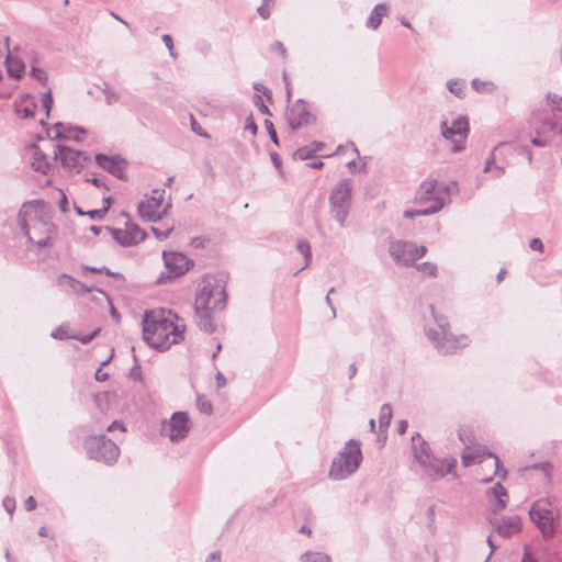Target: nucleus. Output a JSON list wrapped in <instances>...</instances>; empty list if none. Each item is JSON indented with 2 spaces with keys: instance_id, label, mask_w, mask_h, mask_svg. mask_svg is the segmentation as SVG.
<instances>
[{
  "instance_id": "nucleus-60",
  "label": "nucleus",
  "mask_w": 562,
  "mask_h": 562,
  "mask_svg": "<svg viewBox=\"0 0 562 562\" xmlns=\"http://www.w3.org/2000/svg\"><path fill=\"white\" fill-rule=\"evenodd\" d=\"M257 12L263 20H268L271 15L270 7L265 4L258 7Z\"/></svg>"
},
{
  "instance_id": "nucleus-58",
  "label": "nucleus",
  "mask_w": 562,
  "mask_h": 562,
  "mask_svg": "<svg viewBox=\"0 0 562 562\" xmlns=\"http://www.w3.org/2000/svg\"><path fill=\"white\" fill-rule=\"evenodd\" d=\"M271 49L273 52H278L283 58L286 57V49L283 45L282 42L280 41H276L272 45H271Z\"/></svg>"
},
{
  "instance_id": "nucleus-39",
  "label": "nucleus",
  "mask_w": 562,
  "mask_h": 562,
  "mask_svg": "<svg viewBox=\"0 0 562 562\" xmlns=\"http://www.w3.org/2000/svg\"><path fill=\"white\" fill-rule=\"evenodd\" d=\"M102 92L108 104L116 103L120 101L119 93L114 89H112L108 83H104Z\"/></svg>"
},
{
  "instance_id": "nucleus-38",
  "label": "nucleus",
  "mask_w": 562,
  "mask_h": 562,
  "mask_svg": "<svg viewBox=\"0 0 562 562\" xmlns=\"http://www.w3.org/2000/svg\"><path fill=\"white\" fill-rule=\"evenodd\" d=\"M314 156L315 154L310 145L297 148L293 154V158L296 160H308Z\"/></svg>"
},
{
  "instance_id": "nucleus-41",
  "label": "nucleus",
  "mask_w": 562,
  "mask_h": 562,
  "mask_svg": "<svg viewBox=\"0 0 562 562\" xmlns=\"http://www.w3.org/2000/svg\"><path fill=\"white\" fill-rule=\"evenodd\" d=\"M471 85L473 89L477 92H490L494 88L492 82L481 81L479 79H473Z\"/></svg>"
},
{
  "instance_id": "nucleus-16",
  "label": "nucleus",
  "mask_w": 562,
  "mask_h": 562,
  "mask_svg": "<svg viewBox=\"0 0 562 562\" xmlns=\"http://www.w3.org/2000/svg\"><path fill=\"white\" fill-rule=\"evenodd\" d=\"M41 125L45 128V135L49 139H75L80 140V135L85 134L86 131L82 127H66L64 123L57 122L52 127H46L43 119L40 121Z\"/></svg>"
},
{
  "instance_id": "nucleus-7",
  "label": "nucleus",
  "mask_w": 562,
  "mask_h": 562,
  "mask_svg": "<svg viewBox=\"0 0 562 562\" xmlns=\"http://www.w3.org/2000/svg\"><path fill=\"white\" fill-rule=\"evenodd\" d=\"M352 186L349 179H341L331 190L329 195L330 214L339 223L340 227L346 224L351 207Z\"/></svg>"
},
{
  "instance_id": "nucleus-47",
  "label": "nucleus",
  "mask_w": 562,
  "mask_h": 562,
  "mask_svg": "<svg viewBox=\"0 0 562 562\" xmlns=\"http://www.w3.org/2000/svg\"><path fill=\"white\" fill-rule=\"evenodd\" d=\"M265 126L269 134V137L272 143H274L277 146H279V138L277 135V132L274 130L273 123L270 120H265Z\"/></svg>"
},
{
  "instance_id": "nucleus-54",
  "label": "nucleus",
  "mask_w": 562,
  "mask_h": 562,
  "mask_svg": "<svg viewBox=\"0 0 562 562\" xmlns=\"http://www.w3.org/2000/svg\"><path fill=\"white\" fill-rule=\"evenodd\" d=\"M4 509L12 515L15 509V499L13 497L7 496L4 497L3 502Z\"/></svg>"
},
{
  "instance_id": "nucleus-19",
  "label": "nucleus",
  "mask_w": 562,
  "mask_h": 562,
  "mask_svg": "<svg viewBox=\"0 0 562 562\" xmlns=\"http://www.w3.org/2000/svg\"><path fill=\"white\" fill-rule=\"evenodd\" d=\"M411 241L392 240L389 246V254L398 265L411 266Z\"/></svg>"
},
{
  "instance_id": "nucleus-62",
  "label": "nucleus",
  "mask_w": 562,
  "mask_h": 562,
  "mask_svg": "<svg viewBox=\"0 0 562 562\" xmlns=\"http://www.w3.org/2000/svg\"><path fill=\"white\" fill-rule=\"evenodd\" d=\"M37 502L33 496H29L24 502V507L27 512H32L36 508Z\"/></svg>"
},
{
  "instance_id": "nucleus-18",
  "label": "nucleus",
  "mask_w": 562,
  "mask_h": 562,
  "mask_svg": "<svg viewBox=\"0 0 562 562\" xmlns=\"http://www.w3.org/2000/svg\"><path fill=\"white\" fill-rule=\"evenodd\" d=\"M284 117L293 131L315 121V115L307 111V108H285Z\"/></svg>"
},
{
  "instance_id": "nucleus-11",
  "label": "nucleus",
  "mask_w": 562,
  "mask_h": 562,
  "mask_svg": "<svg viewBox=\"0 0 562 562\" xmlns=\"http://www.w3.org/2000/svg\"><path fill=\"white\" fill-rule=\"evenodd\" d=\"M165 190L154 189L151 191V195L142 200L138 203L137 211L142 218L147 222L156 223L162 218V215L167 213V209L171 206V204H167L166 207L160 211L162 201H164Z\"/></svg>"
},
{
  "instance_id": "nucleus-49",
  "label": "nucleus",
  "mask_w": 562,
  "mask_h": 562,
  "mask_svg": "<svg viewBox=\"0 0 562 562\" xmlns=\"http://www.w3.org/2000/svg\"><path fill=\"white\" fill-rule=\"evenodd\" d=\"M31 74H32V76L35 79H37L41 82H46L47 81V74L43 69H41L38 67H34L33 66L32 69H31Z\"/></svg>"
},
{
  "instance_id": "nucleus-32",
  "label": "nucleus",
  "mask_w": 562,
  "mask_h": 562,
  "mask_svg": "<svg viewBox=\"0 0 562 562\" xmlns=\"http://www.w3.org/2000/svg\"><path fill=\"white\" fill-rule=\"evenodd\" d=\"M296 249L300 254H302V256L304 258L303 267H301V269L296 272V273H299L300 271L304 270L305 268H307L310 266V263L312 261V251H311L310 243L305 239L297 240Z\"/></svg>"
},
{
  "instance_id": "nucleus-26",
  "label": "nucleus",
  "mask_w": 562,
  "mask_h": 562,
  "mask_svg": "<svg viewBox=\"0 0 562 562\" xmlns=\"http://www.w3.org/2000/svg\"><path fill=\"white\" fill-rule=\"evenodd\" d=\"M529 516L532 520H541V517L546 516H554L552 509L550 508V503L544 499L537 501L532 504Z\"/></svg>"
},
{
  "instance_id": "nucleus-5",
  "label": "nucleus",
  "mask_w": 562,
  "mask_h": 562,
  "mask_svg": "<svg viewBox=\"0 0 562 562\" xmlns=\"http://www.w3.org/2000/svg\"><path fill=\"white\" fill-rule=\"evenodd\" d=\"M227 302L225 285L216 278H204L195 297V306L224 310Z\"/></svg>"
},
{
  "instance_id": "nucleus-13",
  "label": "nucleus",
  "mask_w": 562,
  "mask_h": 562,
  "mask_svg": "<svg viewBox=\"0 0 562 562\" xmlns=\"http://www.w3.org/2000/svg\"><path fill=\"white\" fill-rule=\"evenodd\" d=\"M451 190H458V183L456 181H452L451 184H445L437 180H426L420 184L416 200L420 204L426 202H431V204H434L436 201H440L445 204V200L439 196L438 193L446 192L449 194Z\"/></svg>"
},
{
  "instance_id": "nucleus-22",
  "label": "nucleus",
  "mask_w": 562,
  "mask_h": 562,
  "mask_svg": "<svg viewBox=\"0 0 562 562\" xmlns=\"http://www.w3.org/2000/svg\"><path fill=\"white\" fill-rule=\"evenodd\" d=\"M494 496V501L491 503V510L493 514H497L505 509L507 505L508 494L506 488L501 484L496 483L488 492Z\"/></svg>"
},
{
  "instance_id": "nucleus-63",
  "label": "nucleus",
  "mask_w": 562,
  "mask_h": 562,
  "mask_svg": "<svg viewBox=\"0 0 562 562\" xmlns=\"http://www.w3.org/2000/svg\"><path fill=\"white\" fill-rule=\"evenodd\" d=\"M53 102L54 100L50 90H47L42 94V105H53Z\"/></svg>"
},
{
  "instance_id": "nucleus-48",
  "label": "nucleus",
  "mask_w": 562,
  "mask_h": 562,
  "mask_svg": "<svg viewBox=\"0 0 562 562\" xmlns=\"http://www.w3.org/2000/svg\"><path fill=\"white\" fill-rule=\"evenodd\" d=\"M482 459L479 454L475 453H464L462 454V463L464 467H469L474 463L481 462Z\"/></svg>"
},
{
  "instance_id": "nucleus-20",
  "label": "nucleus",
  "mask_w": 562,
  "mask_h": 562,
  "mask_svg": "<svg viewBox=\"0 0 562 562\" xmlns=\"http://www.w3.org/2000/svg\"><path fill=\"white\" fill-rule=\"evenodd\" d=\"M57 285L60 288H69L72 290V292L77 294L85 295L87 293H91L93 291H97L99 293L105 294V292L99 288L88 286L85 283L80 282L79 280L72 278L69 274L61 273L57 278Z\"/></svg>"
},
{
  "instance_id": "nucleus-17",
  "label": "nucleus",
  "mask_w": 562,
  "mask_h": 562,
  "mask_svg": "<svg viewBox=\"0 0 562 562\" xmlns=\"http://www.w3.org/2000/svg\"><path fill=\"white\" fill-rule=\"evenodd\" d=\"M490 522L495 528L496 532L504 538H509L521 529V520L518 515L493 518L490 519Z\"/></svg>"
},
{
  "instance_id": "nucleus-14",
  "label": "nucleus",
  "mask_w": 562,
  "mask_h": 562,
  "mask_svg": "<svg viewBox=\"0 0 562 562\" xmlns=\"http://www.w3.org/2000/svg\"><path fill=\"white\" fill-rule=\"evenodd\" d=\"M54 154L55 158L60 160L64 168L75 169L77 172H80L85 164L90 160V156L87 153L67 146L58 145Z\"/></svg>"
},
{
  "instance_id": "nucleus-23",
  "label": "nucleus",
  "mask_w": 562,
  "mask_h": 562,
  "mask_svg": "<svg viewBox=\"0 0 562 562\" xmlns=\"http://www.w3.org/2000/svg\"><path fill=\"white\" fill-rule=\"evenodd\" d=\"M389 10V7L386 3H378L371 11L368 20H367V27L371 30H376L382 22V18L386 15Z\"/></svg>"
},
{
  "instance_id": "nucleus-28",
  "label": "nucleus",
  "mask_w": 562,
  "mask_h": 562,
  "mask_svg": "<svg viewBox=\"0 0 562 562\" xmlns=\"http://www.w3.org/2000/svg\"><path fill=\"white\" fill-rule=\"evenodd\" d=\"M443 207V203L436 201L434 204L420 210H407L404 212V217L415 218L416 216H427L439 212Z\"/></svg>"
},
{
  "instance_id": "nucleus-36",
  "label": "nucleus",
  "mask_w": 562,
  "mask_h": 562,
  "mask_svg": "<svg viewBox=\"0 0 562 562\" xmlns=\"http://www.w3.org/2000/svg\"><path fill=\"white\" fill-rule=\"evenodd\" d=\"M127 233L131 234V238H133V245H136L143 240H145L147 234L137 225L131 224L127 225Z\"/></svg>"
},
{
  "instance_id": "nucleus-24",
  "label": "nucleus",
  "mask_w": 562,
  "mask_h": 562,
  "mask_svg": "<svg viewBox=\"0 0 562 562\" xmlns=\"http://www.w3.org/2000/svg\"><path fill=\"white\" fill-rule=\"evenodd\" d=\"M5 66H7V71H8L9 76L14 79L22 78V76L25 71L24 63L19 57L12 56V54L7 55Z\"/></svg>"
},
{
  "instance_id": "nucleus-51",
  "label": "nucleus",
  "mask_w": 562,
  "mask_h": 562,
  "mask_svg": "<svg viewBox=\"0 0 562 562\" xmlns=\"http://www.w3.org/2000/svg\"><path fill=\"white\" fill-rule=\"evenodd\" d=\"M244 128H245V131H249L252 134V136L257 135L258 127H257V124L254 121L252 115H249L247 117Z\"/></svg>"
},
{
  "instance_id": "nucleus-43",
  "label": "nucleus",
  "mask_w": 562,
  "mask_h": 562,
  "mask_svg": "<svg viewBox=\"0 0 562 562\" xmlns=\"http://www.w3.org/2000/svg\"><path fill=\"white\" fill-rule=\"evenodd\" d=\"M417 269L429 277H436L438 271L437 266L428 261L420 263Z\"/></svg>"
},
{
  "instance_id": "nucleus-53",
  "label": "nucleus",
  "mask_w": 562,
  "mask_h": 562,
  "mask_svg": "<svg viewBox=\"0 0 562 562\" xmlns=\"http://www.w3.org/2000/svg\"><path fill=\"white\" fill-rule=\"evenodd\" d=\"M36 109L37 108H14L15 113L22 119H26L34 115V110Z\"/></svg>"
},
{
  "instance_id": "nucleus-30",
  "label": "nucleus",
  "mask_w": 562,
  "mask_h": 562,
  "mask_svg": "<svg viewBox=\"0 0 562 562\" xmlns=\"http://www.w3.org/2000/svg\"><path fill=\"white\" fill-rule=\"evenodd\" d=\"M32 168L35 171L42 172L44 175H46L49 170V164L47 161L46 155L43 151H41L37 147L34 150Z\"/></svg>"
},
{
  "instance_id": "nucleus-50",
  "label": "nucleus",
  "mask_w": 562,
  "mask_h": 562,
  "mask_svg": "<svg viewBox=\"0 0 562 562\" xmlns=\"http://www.w3.org/2000/svg\"><path fill=\"white\" fill-rule=\"evenodd\" d=\"M50 336L55 339H60V340H65V339L69 338L67 330L63 326L55 328L52 331Z\"/></svg>"
},
{
  "instance_id": "nucleus-12",
  "label": "nucleus",
  "mask_w": 562,
  "mask_h": 562,
  "mask_svg": "<svg viewBox=\"0 0 562 562\" xmlns=\"http://www.w3.org/2000/svg\"><path fill=\"white\" fill-rule=\"evenodd\" d=\"M191 428V423L186 412H176L171 415L168 423H164L161 435L168 437L172 442L184 439Z\"/></svg>"
},
{
  "instance_id": "nucleus-15",
  "label": "nucleus",
  "mask_w": 562,
  "mask_h": 562,
  "mask_svg": "<svg viewBox=\"0 0 562 562\" xmlns=\"http://www.w3.org/2000/svg\"><path fill=\"white\" fill-rule=\"evenodd\" d=\"M95 161L98 166H100L102 169L119 180H127V176L125 173L127 161L121 155L109 156L99 153L95 155Z\"/></svg>"
},
{
  "instance_id": "nucleus-3",
  "label": "nucleus",
  "mask_w": 562,
  "mask_h": 562,
  "mask_svg": "<svg viewBox=\"0 0 562 562\" xmlns=\"http://www.w3.org/2000/svg\"><path fill=\"white\" fill-rule=\"evenodd\" d=\"M430 311L437 328L426 327L425 334L438 352L450 355L469 344L468 336L461 335L460 337H456L450 333L447 316L436 314L432 305H430Z\"/></svg>"
},
{
  "instance_id": "nucleus-10",
  "label": "nucleus",
  "mask_w": 562,
  "mask_h": 562,
  "mask_svg": "<svg viewBox=\"0 0 562 562\" xmlns=\"http://www.w3.org/2000/svg\"><path fill=\"white\" fill-rule=\"evenodd\" d=\"M166 272H161L157 278V284H165L172 278H179L190 270L193 261L186 255L178 251H164L162 252Z\"/></svg>"
},
{
  "instance_id": "nucleus-1",
  "label": "nucleus",
  "mask_w": 562,
  "mask_h": 562,
  "mask_svg": "<svg viewBox=\"0 0 562 562\" xmlns=\"http://www.w3.org/2000/svg\"><path fill=\"white\" fill-rule=\"evenodd\" d=\"M142 325L144 341L158 351H165L184 338V330L166 318L162 311H146Z\"/></svg>"
},
{
  "instance_id": "nucleus-31",
  "label": "nucleus",
  "mask_w": 562,
  "mask_h": 562,
  "mask_svg": "<svg viewBox=\"0 0 562 562\" xmlns=\"http://www.w3.org/2000/svg\"><path fill=\"white\" fill-rule=\"evenodd\" d=\"M254 89H255V94L252 98L254 105H256V106L265 105V101L262 99L261 93L266 97L268 102L272 103V93L263 85L255 83Z\"/></svg>"
},
{
  "instance_id": "nucleus-2",
  "label": "nucleus",
  "mask_w": 562,
  "mask_h": 562,
  "mask_svg": "<svg viewBox=\"0 0 562 562\" xmlns=\"http://www.w3.org/2000/svg\"><path fill=\"white\" fill-rule=\"evenodd\" d=\"M411 440L413 456L428 476L442 479L452 472L457 464L456 459L436 458L430 449L429 443L420 436L419 432H415Z\"/></svg>"
},
{
  "instance_id": "nucleus-33",
  "label": "nucleus",
  "mask_w": 562,
  "mask_h": 562,
  "mask_svg": "<svg viewBox=\"0 0 562 562\" xmlns=\"http://www.w3.org/2000/svg\"><path fill=\"white\" fill-rule=\"evenodd\" d=\"M300 562H331V558L323 552L306 551L300 557Z\"/></svg>"
},
{
  "instance_id": "nucleus-9",
  "label": "nucleus",
  "mask_w": 562,
  "mask_h": 562,
  "mask_svg": "<svg viewBox=\"0 0 562 562\" xmlns=\"http://www.w3.org/2000/svg\"><path fill=\"white\" fill-rule=\"evenodd\" d=\"M441 135L453 143L452 151L459 153L464 149V142L469 134V120L465 115H459L449 122L443 120L440 124Z\"/></svg>"
},
{
  "instance_id": "nucleus-25",
  "label": "nucleus",
  "mask_w": 562,
  "mask_h": 562,
  "mask_svg": "<svg viewBox=\"0 0 562 562\" xmlns=\"http://www.w3.org/2000/svg\"><path fill=\"white\" fill-rule=\"evenodd\" d=\"M529 516L532 520H541V517L546 516H554L552 509L550 508V503L544 499L537 501L532 504Z\"/></svg>"
},
{
  "instance_id": "nucleus-45",
  "label": "nucleus",
  "mask_w": 562,
  "mask_h": 562,
  "mask_svg": "<svg viewBox=\"0 0 562 562\" xmlns=\"http://www.w3.org/2000/svg\"><path fill=\"white\" fill-rule=\"evenodd\" d=\"M109 211V205H104L102 209L90 210L86 212L91 220H102Z\"/></svg>"
},
{
  "instance_id": "nucleus-46",
  "label": "nucleus",
  "mask_w": 562,
  "mask_h": 562,
  "mask_svg": "<svg viewBox=\"0 0 562 562\" xmlns=\"http://www.w3.org/2000/svg\"><path fill=\"white\" fill-rule=\"evenodd\" d=\"M190 123H191V130L193 133H195L199 136L210 138V135L198 124L194 116L192 114H189Z\"/></svg>"
},
{
  "instance_id": "nucleus-55",
  "label": "nucleus",
  "mask_w": 562,
  "mask_h": 562,
  "mask_svg": "<svg viewBox=\"0 0 562 562\" xmlns=\"http://www.w3.org/2000/svg\"><path fill=\"white\" fill-rule=\"evenodd\" d=\"M161 40H162L164 44L166 45V47L168 48L170 56L176 57V54L173 50V40H172L171 35L165 34V35H162Z\"/></svg>"
},
{
  "instance_id": "nucleus-35",
  "label": "nucleus",
  "mask_w": 562,
  "mask_h": 562,
  "mask_svg": "<svg viewBox=\"0 0 562 562\" xmlns=\"http://www.w3.org/2000/svg\"><path fill=\"white\" fill-rule=\"evenodd\" d=\"M81 269H82L83 272L104 273V274H106L109 277H113V278H116V279H120V280L124 279L123 274H121L119 272H113V271H111L106 267L98 268V267H93V266L82 265Z\"/></svg>"
},
{
  "instance_id": "nucleus-61",
  "label": "nucleus",
  "mask_w": 562,
  "mask_h": 562,
  "mask_svg": "<svg viewBox=\"0 0 562 562\" xmlns=\"http://www.w3.org/2000/svg\"><path fill=\"white\" fill-rule=\"evenodd\" d=\"M547 142H548L547 135L537 134V136L531 139V144L535 146H539V147L546 146Z\"/></svg>"
},
{
  "instance_id": "nucleus-27",
  "label": "nucleus",
  "mask_w": 562,
  "mask_h": 562,
  "mask_svg": "<svg viewBox=\"0 0 562 562\" xmlns=\"http://www.w3.org/2000/svg\"><path fill=\"white\" fill-rule=\"evenodd\" d=\"M544 538H551L555 533L554 516L541 517V520H532Z\"/></svg>"
},
{
  "instance_id": "nucleus-34",
  "label": "nucleus",
  "mask_w": 562,
  "mask_h": 562,
  "mask_svg": "<svg viewBox=\"0 0 562 562\" xmlns=\"http://www.w3.org/2000/svg\"><path fill=\"white\" fill-rule=\"evenodd\" d=\"M392 419V407L390 404H383L380 408L379 424L380 429H385L390 426Z\"/></svg>"
},
{
  "instance_id": "nucleus-42",
  "label": "nucleus",
  "mask_w": 562,
  "mask_h": 562,
  "mask_svg": "<svg viewBox=\"0 0 562 562\" xmlns=\"http://www.w3.org/2000/svg\"><path fill=\"white\" fill-rule=\"evenodd\" d=\"M196 406L199 411L203 414L210 415L213 412V407L210 401L204 398L203 396H199L196 400Z\"/></svg>"
},
{
  "instance_id": "nucleus-56",
  "label": "nucleus",
  "mask_w": 562,
  "mask_h": 562,
  "mask_svg": "<svg viewBox=\"0 0 562 562\" xmlns=\"http://www.w3.org/2000/svg\"><path fill=\"white\" fill-rule=\"evenodd\" d=\"M547 101L549 102V105H559L560 103H562V95L555 92H548Z\"/></svg>"
},
{
  "instance_id": "nucleus-57",
  "label": "nucleus",
  "mask_w": 562,
  "mask_h": 562,
  "mask_svg": "<svg viewBox=\"0 0 562 562\" xmlns=\"http://www.w3.org/2000/svg\"><path fill=\"white\" fill-rule=\"evenodd\" d=\"M151 232L153 234L159 239V240H165L166 238L169 237L171 231L170 229H167V231H160L159 228L157 227H154L151 226Z\"/></svg>"
},
{
  "instance_id": "nucleus-6",
  "label": "nucleus",
  "mask_w": 562,
  "mask_h": 562,
  "mask_svg": "<svg viewBox=\"0 0 562 562\" xmlns=\"http://www.w3.org/2000/svg\"><path fill=\"white\" fill-rule=\"evenodd\" d=\"M89 459L112 465L120 456V449L114 441L105 435H90L83 443Z\"/></svg>"
},
{
  "instance_id": "nucleus-29",
  "label": "nucleus",
  "mask_w": 562,
  "mask_h": 562,
  "mask_svg": "<svg viewBox=\"0 0 562 562\" xmlns=\"http://www.w3.org/2000/svg\"><path fill=\"white\" fill-rule=\"evenodd\" d=\"M105 229L109 231V233L112 235L113 239L121 246H123V247L133 246L134 240H133V238H131V234L127 233L126 229L114 228V227H110V226H106Z\"/></svg>"
},
{
  "instance_id": "nucleus-44",
  "label": "nucleus",
  "mask_w": 562,
  "mask_h": 562,
  "mask_svg": "<svg viewBox=\"0 0 562 562\" xmlns=\"http://www.w3.org/2000/svg\"><path fill=\"white\" fill-rule=\"evenodd\" d=\"M100 333V328L94 329L93 331L85 335H75L72 336L74 339L80 341L83 345H87L91 342Z\"/></svg>"
},
{
  "instance_id": "nucleus-8",
  "label": "nucleus",
  "mask_w": 562,
  "mask_h": 562,
  "mask_svg": "<svg viewBox=\"0 0 562 562\" xmlns=\"http://www.w3.org/2000/svg\"><path fill=\"white\" fill-rule=\"evenodd\" d=\"M561 119L562 108H543L533 114L531 125L539 135L562 134Z\"/></svg>"
},
{
  "instance_id": "nucleus-64",
  "label": "nucleus",
  "mask_w": 562,
  "mask_h": 562,
  "mask_svg": "<svg viewBox=\"0 0 562 562\" xmlns=\"http://www.w3.org/2000/svg\"><path fill=\"white\" fill-rule=\"evenodd\" d=\"M529 247L532 250L542 251L543 250V244L539 238H532L530 240Z\"/></svg>"
},
{
  "instance_id": "nucleus-52",
  "label": "nucleus",
  "mask_w": 562,
  "mask_h": 562,
  "mask_svg": "<svg viewBox=\"0 0 562 562\" xmlns=\"http://www.w3.org/2000/svg\"><path fill=\"white\" fill-rule=\"evenodd\" d=\"M503 143H499L497 146L494 147V149L492 150V153L490 154V156L487 157L486 161H485V166H484V169L483 171L484 172H488L492 170V166L494 165L495 162V156H494V151L499 147L502 146Z\"/></svg>"
},
{
  "instance_id": "nucleus-59",
  "label": "nucleus",
  "mask_w": 562,
  "mask_h": 562,
  "mask_svg": "<svg viewBox=\"0 0 562 562\" xmlns=\"http://www.w3.org/2000/svg\"><path fill=\"white\" fill-rule=\"evenodd\" d=\"M270 158L273 164V166L279 170L280 173H282V160L278 153L272 151L270 153Z\"/></svg>"
},
{
  "instance_id": "nucleus-40",
  "label": "nucleus",
  "mask_w": 562,
  "mask_h": 562,
  "mask_svg": "<svg viewBox=\"0 0 562 562\" xmlns=\"http://www.w3.org/2000/svg\"><path fill=\"white\" fill-rule=\"evenodd\" d=\"M427 252V248L425 246H416L415 244L412 243V248H411V265H413L417 259L424 257Z\"/></svg>"
},
{
  "instance_id": "nucleus-37",
  "label": "nucleus",
  "mask_w": 562,
  "mask_h": 562,
  "mask_svg": "<svg viewBox=\"0 0 562 562\" xmlns=\"http://www.w3.org/2000/svg\"><path fill=\"white\" fill-rule=\"evenodd\" d=\"M448 90L454 95L461 98L465 88V82L459 79H450L447 82Z\"/></svg>"
},
{
  "instance_id": "nucleus-21",
  "label": "nucleus",
  "mask_w": 562,
  "mask_h": 562,
  "mask_svg": "<svg viewBox=\"0 0 562 562\" xmlns=\"http://www.w3.org/2000/svg\"><path fill=\"white\" fill-rule=\"evenodd\" d=\"M218 310H209L207 307H201L194 305V312H195V323L196 326L207 333L212 334L215 331V324H214V317L213 313L217 312Z\"/></svg>"
},
{
  "instance_id": "nucleus-4",
  "label": "nucleus",
  "mask_w": 562,
  "mask_h": 562,
  "mask_svg": "<svg viewBox=\"0 0 562 562\" xmlns=\"http://www.w3.org/2000/svg\"><path fill=\"white\" fill-rule=\"evenodd\" d=\"M361 461L360 441L349 439L338 457L333 460L329 477L337 481L347 479L359 469Z\"/></svg>"
}]
</instances>
